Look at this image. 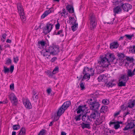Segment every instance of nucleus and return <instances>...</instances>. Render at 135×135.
I'll return each mask as SVG.
<instances>
[{"label":"nucleus","mask_w":135,"mask_h":135,"mask_svg":"<svg viewBox=\"0 0 135 135\" xmlns=\"http://www.w3.org/2000/svg\"><path fill=\"white\" fill-rule=\"evenodd\" d=\"M129 51L135 54V46H133L130 47Z\"/></svg>","instance_id":"obj_41"},{"label":"nucleus","mask_w":135,"mask_h":135,"mask_svg":"<svg viewBox=\"0 0 135 135\" xmlns=\"http://www.w3.org/2000/svg\"><path fill=\"white\" fill-rule=\"evenodd\" d=\"M81 114H79L78 115H77L74 117V119L76 121H79L81 119Z\"/></svg>","instance_id":"obj_44"},{"label":"nucleus","mask_w":135,"mask_h":135,"mask_svg":"<svg viewBox=\"0 0 135 135\" xmlns=\"http://www.w3.org/2000/svg\"><path fill=\"white\" fill-rule=\"evenodd\" d=\"M83 74L84 75L83 78L82 79V80H84L88 79H89L90 78L91 74H87V73H83Z\"/></svg>","instance_id":"obj_34"},{"label":"nucleus","mask_w":135,"mask_h":135,"mask_svg":"<svg viewBox=\"0 0 135 135\" xmlns=\"http://www.w3.org/2000/svg\"><path fill=\"white\" fill-rule=\"evenodd\" d=\"M41 54L47 58H49V57L51 54L50 53L48 49H43L41 52Z\"/></svg>","instance_id":"obj_13"},{"label":"nucleus","mask_w":135,"mask_h":135,"mask_svg":"<svg viewBox=\"0 0 135 135\" xmlns=\"http://www.w3.org/2000/svg\"><path fill=\"white\" fill-rule=\"evenodd\" d=\"M130 110V109H129V110H127V111L126 112H125L124 114V116H126L127 115H129L130 114V111L131 110Z\"/></svg>","instance_id":"obj_54"},{"label":"nucleus","mask_w":135,"mask_h":135,"mask_svg":"<svg viewBox=\"0 0 135 135\" xmlns=\"http://www.w3.org/2000/svg\"><path fill=\"white\" fill-rule=\"evenodd\" d=\"M13 62L15 63H17L19 60L18 57V56L14 57H13Z\"/></svg>","instance_id":"obj_51"},{"label":"nucleus","mask_w":135,"mask_h":135,"mask_svg":"<svg viewBox=\"0 0 135 135\" xmlns=\"http://www.w3.org/2000/svg\"><path fill=\"white\" fill-rule=\"evenodd\" d=\"M119 46V44L117 41H114L110 43V48L111 49H116Z\"/></svg>","instance_id":"obj_19"},{"label":"nucleus","mask_w":135,"mask_h":135,"mask_svg":"<svg viewBox=\"0 0 135 135\" xmlns=\"http://www.w3.org/2000/svg\"><path fill=\"white\" fill-rule=\"evenodd\" d=\"M83 73L93 74H94V71L91 68L89 69L87 67H85L83 71Z\"/></svg>","instance_id":"obj_15"},{"label":"nucleus","mask_w":135,"mask_h":135,"mask_svg":"<svg viewBox=\"0 0 135 135\" xmlns=\"http://www.w3.org/2000/svg\"><path fill=\"white\" fill-rule=\"evenodd\" d=\"M125 36L129 40H131L132 37H134V35L133 34H132L130 35H126Z\"/></svg>","instance_id":"obj_45"},{"label":"nucleus","mask_w":135,"mask_h":135,"mask_svg":"<svg viewBox=\"0 0 135 135\" xmlns=\"http://www.w3.org/2000/svg\"><path fill=\"white\" fill-rule=\"evenodd\" d=\"M19 15L21 20L23 21H25L26 20V17L25 15L24 12L19 13Z\"/></svg>","instance_id":"obj_40"},{"label":"nucleus","mask_w":135,"mask_h":135,"mask_svg":"<svg viewBox=\"0 0 135 135\" xmlns=\"http://www.w3.org/2000/svg\"><path fill=\"white\" fill-rule=\"evenodd\" d=\"M126 60H127L128 61H132L133 58L127 57L126 58Z\"/></svg>","instance_id":"obj_62"},{"label":"nucleus","mask_w":135,"mask_h":135,"mask_svg":"<svg viewBox=\"0 0 135 135\" xmlns=\"http://www.w3.org/2000/svg\"><path fill=\"white\" fill-rule=\"evenodd\" d=\"M69 20L71 23H76V20L74 17H71L69 18Z\"/></svg>","instance_id":"obj_47"},{"label":"nucleus","mask_w":135,"mask_h":135,"mask_svg":"<svg viewBox=\"0 0 135 135\" xmlns=\"http://www.w3.org/2000/svg\"><path fill=\"white\" fill-rule=\"evenodd\" d=\"M74 25L71 27L72 30L73 31H75L76 30L78 27V24L76 23H74Z\"/></svg>","instance_id":"obj_43"},{"label":"nucleus","mask_w":135,"mask_h":135,"mask_svg":"<svg viewBox=\"0 0 135 135\" xmlns=\"http://www.w3.org/2000/svg\"><path fill=\"white\" fill-rule=\"evenodd\" d=\"M127 75H126V74H123L122 75L124 76L125 78L128 77V80H129V77H132L133 75H135V68L133 70L132 72L131 69H128L127 71Z\"/></svg>","instance_id":"obj_10"},{"label":"nucleus","mask_w":135,"mask_h":135,"mask_svg":"<svg viewBox=\"0 0 135 135\" xmlns=\"http://www.w3.org/2000/svg\"><path fill=\"white\" fill-rule=\"evenodd\" d=\"M113 4L115 6L119 5H121L122 4V2L121 1H118V0H114L113 2Z\"/></svg>","instance_id":"obj_36"},{"label":"nucleus","mask_w":135,"mask_h":135,"mask_svg":"<svg viewBox=\"0 0 135 135\" xmlns=\"http://www.w3.org/2000/svg\"><path fill=\"white\" fill-rule=\"evenodd\" d=\"M80 87L81 88V89L83 90L85 88L84 85L83 83H81L80 84Z\"/></svg>","instance_id":"obj_55"},{"label":"nucleus","mask_w":135,"mask_h":135,"mask_svg":"<svg viewBox=\"0 0 135 135\" xmlns=\"http://www.w3.org/2000/svg\"><path fill=\"white\" fill-rule=\"evenodd\" d=\"M60 27V25L59 22H58L55 25V28L56 30H59Z\"/></svg>","instance_id":"obj_59"},{"label":"nucleus","mask_w":135,"mask_h":135,"mask_svg":"<svg viewBox=\"0 0 135 135\" xmlns=\"http://www.w3.org/2000/svg\"><path fill=\"white\" fill-rule=\"evenodd\" d=\"M121 6L123 10L127 12L132 8V5L128 3L123 4L122 3L121 5Z\"/></svg>","instance_id":"obj_14"},{"label":"nucleus","mask_w":135,"mask_h":135,"mask_svg":"<svg viewBox=\"0 0 135 135\" xmlns=\"http://www.w3.org/2000/svg\"><path fill=\"white\" fill-rule=\"evenodd\" d=\"M51 9L47 11H46L41 16L42 18H44L46 17L48 14L51 13Z\"/></svg>","instance_id":"obj_33"},{"label":"nucleus","mask_w":135,"mask_h":135,"mask_svg":"<svg viewBox=\"0 0 135 135\" xmlns=\"http://www.w3.org/2000/svg\"><path fill=\"white\" fill-rule=\"evenodd\" d=\"M135 105V100H130L127 104L126 109L127 110H129V109L132 110V108L134 107Z\"/></svg>","instance_id":"obj_9"},{"label":"nucleus","mask_w":135,"mask_h":135,"mask_svg":"<svg viewBox=\"0 0 135 135\" xmlns=\"http://www.w3.org/2000/svg\"><path fill=\"white\" fill-rule=\"evenodd\" d=\"M117 56L119 58L120 61H121V62L120 63V64H121L122 62H123L124 60L123 59V58L124 57V54L123 53H119L117 54Z\"/></svg>","instance_id":"obj_27"},{"label":"nucleus","mask_w":135,"mask_h":135,"mask_svg":"<svg viewBox=\"0 0 135 135\" xmlns=\"http://www.w3.org/2000/svg\"><path fill=\"white\" fill-rule=\"evenodd\" d=\"M4 70L3 71L4 73H7L9 71V69L7 67L4 66Z\"/></svg>","instance_id":"obj_53"},{"label":"nucleus","mask_w":135,"mask_h":135,"mask_svg":"<svg viewBox=\"0 0 135 135\" xmlns=\"http://www.w3.org/2000/svg\"><path fill=\"white\" fill-rule=\"evenodd\" d=\"M128 80V77L125 78L124 76L121 75L119 80L118 85L120 87L125 86H126V84Z\"/></svg>","instance_id":"obj_4"},{"label":"nucleus","mask_w":135,"mask_h":135,"mask_svg":"<svg viewBox=\"0 0 135 135\" xmlns=\"http://www.w3.org/2000/svg\"><path fill=\"white\" fill-rule=\"evenodd\" d=\"M85 123L82 122L80 124L81 128L83 129L85 128L89 129L90 128V124L89 123Z\"/></svg>","instance_id":"obj_24"},{"label":"nucleus","mask_w":135,"mask_h":135,"mask_svg":"<svg viewBox=\"0 0 135 135\" xmlns=\"http://www.w3.org/2000/svg\"><path fill=\"white\" fill-rule=\"evenodd\" d=\"M97 120L95 121V123L96 125H99L101 124L102 122V120L98 118L96 119Z\"/></svg>","instance_id":"obj_39"},{"label":"nucleus","mask_w":135,"mask_h":135,"mask_svg":"<svg viewBox=\"0 0 135 135\" xmlns=\"http://www.w3.org/2000/svg\"><path fill=\"white\" fill-rule=\"evenodd\" d=\"M108 110V107L106 106L102 107L100 110L101 112L104 113H105Z\"/></svg>","instance_id":"obj_31"},{"label":"nucleus","mask_w":135,"mask_h":135,"mask_svg":"<svg viewBox=\"0 0 135 135\" xmlns=\"http://www.w3.org/2000/svg\"><path fill=\"white\" fill-rule=\"evenodd\" d=\"M83 76H84V75L83 74V73L79 76V78L78 79V80H79L81 79H82H82L83 78Z\"/></svg>","instance_id":"obj_63"},{"label":"nucleus","mask_w":135,"mask_h":135,"mask_svg":"<svg viewBox=\"0 0 135 135\" xmlns=\"http://www.w3.org/2000/svg\"><path fill=\"white\" fill-rule=\"evenodd\" d=\"M51 54L54 55L57 54L59 52V46L52 45L50 46L48 49Z\"/></svg>","instance_id":"obj_3"},{"label":"nucleus","mask_w":135,"mask_h":135,"mask_svg":"<svg viewBox=\"0 0 135 135\" xmlns=\"http://www.w3.org/2000/svg\"><path fill=\"white\" fill-rule=\"evenodd\" d=\"M81 119L83 122L89 123L91 121L89 115L86 114L83 115L81 117Z\"/></svg>","instance_id":"obj_12"},{"label":"nucleus","mask_w":135,"mask_h":135,"mask_svg":"<svg viewBox=\"0 0 135 135\" xmlns=\"http://www.w3.org/2000/svg\"><path fill=\"white\" fill-rule=\"evenodd\" d=\"M100 104L99 103L94 101V102L93 104L89 105L90 109L92 110L98 112L100 107Z\"/></svg>","instance_id":"obj_7"},{"label":"nucleus","mask_w":135,"mask_h":135,"mask_svg":"<svg viewBox=\"0 0 135 135\" xmlns=\"http://www.w3.org/2000/svg\"><path fill=\"white\" fill-rule=\"evenodd\" d=\"M86 108V105H80L77 109V113L79 114L81 112H83Z\"/></svg>","instance_id":"obj_17"},{"label":"nucleus","mask_w":135,"mask_h":135,"mask_svg":"<svg viewBox=\"0 0 135 135\" xmlns=\"http://www.w3.org/2000/svg\"><path fill=\"white\" fill-rule=\"evenodd\" d=\"M102 103L105 105H107L109 104V101L107 99H104L102 100Z\"/></svg>","instance_id":"obj_49"},{"label":"nucleus","mask_w":135,"mask_h":135,"mask_svg":"<svg viewBox=\"0 0 135 135\" xmlns=\"http://www.w3.org/2000/svg\"><path fill=\"white\" fill-rule=\"evenodd\" d=\"M20 128V126L19 125H15L12 126V128L14 130H17L19 129Z\"/></svg>","instance_id":"obj_46"},{"label":"nucleus","mask_w":135,"mask_h":135,"mask_svg":"<svg viewBox=\"0 0 135 135\" xmlns=\"http://www.w3.org/2000/svg\"><path fill=\"white\" fill-rule=\"evenodd\" d=\"M122 123V122H120L119 123V122H116L115 125H114V127L115 129H118L120 127V125L119 124L121 123Z\"/></svg>","instance_id":"obj_42"},{"label":"nucleus","mask_w":135,"mask_h":135,"mask_svg":"<svg viewBox=\"0 0 135 135\" xmlns=\"http://www.w3.org/2000/svg\"><path fill=\"white\" fill-rule=\"evenodd\" d=\"M115 84L113 83V81H110L108 83H107L106 86L108 88H111Z\"/></svg>","instance_id":"obj_38"},{"label":"nucleus","mask_w":135,"mask_h":135,"mask_svg":"<svg viewBox=\"0 0 135 135\" xmlns=\"http://www.w3.org/2000/svg\"><path fill=\"white\" fill-rule=\"evenodd\" d=\"M57 58L56 57H54L51 59V62H54L57 59Z\"/></svg>","instance_id":"obj_64"},{"label":"nucleus","mask_w":135,"mask_h":135,"mask_svg":"<svg viewBox=\"0 0 135 135\" xmlns=\"http://www.w3.org/2000/svg\"><path fill=\"white\" fill-rule=\"evenodd\" d=\"M59 71V68L58 67H55L53 71V73L55 74L57 73Z\"/></svg>","instance_id":"obj_50"},{"label":"nucleus","mask_w":135,"mask_h":135,"mask_svg":"<svg viewBox=\"0 0 135 135\" xmlns=\"http://www.w3.org/2000/svg\"><path fill=\"white\" fill-rule=\"evenodd\" d=\"M38 94L36 92L33 91V93L32 96V100L35 102H37L38 98Z\"/></svg>","instance_id":"obj_23"},{"label":"nucleus","mask_w":135,"mask_h":135,"mask_svg":"<svg viewBox=\"0 0 135 135\" xmlns=\"http://www.w3.org/2000/svg\"><path fill=\"white\" fill-rule=\"evenodd\" d=\"M52 25L48 23L46 25V27L43 29V32L45 34L49 33L52 29Z\"/></svg>","instance_id":"obj_6"},{"label":"nucleus","mask_w":135,"mask_h":135,"mask_svg":"<svg viewBox=\"0 0 135 135\" xmlns=\"http://www.w3.org/2000/svg\"><path fill=\"white\" fill-rule=\"evenodd\" d=\"M105 56L107 59H108L110 63V62L113 61L115 58L114 54H107L105 55Z\"/></svg>","instance_id":"obj_18"},{"label":"nucleus","mask_w":135,"mask_h":135,"mask_svg":"<svg viewBox=\"0 0 135 135\" xmlns=\"http://www.w3.org/2000/svg\"><path fill=\"white\" fill-rule=\"evenodd\" d=\"M51 9L47 11H46L41 16L42 18H44L46 17L48 14L51 13Z\"/></svg>","instance_id":"obj_32"},{"label":"nucleus","mask_w":135,"mask_h":135,"mask_svg":"<svg viewBox=\"0 0 135 135\" xmlns=\"http://www.w3.org/2000/svg\"><path fill=\"white\" fill-rule=\"evenodd\" d=\"M135 127V120H132L123 129L124 131H126L129 129Z\"/></svg>","instance_id":"obj_8"},{"label":"nucleus","mask_w":135,"mask_h":135,"mask_svg":"<svg viewBox=\"0 0 135 135\" xmlns=\"http://www.w3.org/2000/svg\"><path fill=\"white\" fill-rule=\"evenodd\" d=\"M26 134L25 129V128H22L18 135H25Z\"/></svg>","instance_id":"obj_35"},{"label":"nucleus","mask_w":135,"mask_h":135,"mask_svg":"<svg viewBox=\"0 0 135 135\" xmlns=\"http://www.w3.org/2000/svg\"><path fill=\"white\" fill-rule=\"evenodd\" d=\"M66 8L69 12L71 13L74 12V8L73 6L71 5L68 4L66 7Z\"/></svg>","instance_id":"obj_22"},{"label":"nucleus","mask_w":135,"mask_h":135,"mask_svg":"<svg viewBox=\"0 0 135 135\" xmlns=\"http://www.w3.org/2000/svg\"><path fill=\"white\" fill-rule=\"evenodd\" d=\"M45 131L42 130L39 133L38 135H44L45 134Z\"/></svg>","instance_id":"obj_57"},{"label":"nucleus","mask_w":135,"mask_h":135,"mask_svg":"<svg viewBox=\"0 0 135 135\" xmlns=\"http://www.w3.org/2000/svg\"><path fill=\"white\" fill-rule=\"evenodd\" d=\"M38 44L39 45V47H40V48L44 49V48L45 46L46 42L45 41H39L38 42Z\"/></svg>","instance_id":"obj_30"},{"label":"nucleus","mask_w":135,"mask_h":135,"mask_svg":"<svg viewBox=\"0 0 135 135\" xmlns=\"http://www.w3.org/2000/svg\"><path fill=\"white\" fill-rule=\"evenodd\" d=\"M102 65L97 66L96 67L97 70L98 72V73H100L103 72L104 71V68Z\"/></svg>","instance_id":"obj_29"},{"label":"nucleus","mask_w":135,"mask_h":135,"mask_svg":"<svg viewBox=\"0 0 135 135\" xmlns=\"http://www.w3.org/2000/svg\"><path fill=\"white\" fill-rule=\"evenodd\" d=\"M98 63L104 68L107 67L110 64V63L105 56L104 57H100L99 60H98Z\"/></svg>","instance_id":"obj_2"},{"label":"nucleus","mask_w":135,"mask_h":135,"mask_svg":"<svg viewBox=\"0 0 135 135\" xmlns=\"http://www.w3.org/2000/svg\"><path fill=\"white\" fill-rule=\"evenodd\" d=\"M55 74L53 73V72H51L50 71H48L47 72V74L48 76L50 78H52L54 74Z\"/></svg>","instance_id":"obj_48"},{"label":"nucleus","mask_w":135,"mask_h":135,"mask_svg":"<svg viewBox=\"0 0 135 135\" xmlns=\"http://www.w3.org/2000/svg\"><path fill=\"white\" fill-rule=\"evenodd\" d=\"M65 110L62 107V106L60 107L57 112V115L61 116L64 113Z\"/></svg>","instance_id":"obj_25"},{"label":"nucleus","mask_w":135,"mask_h":135,"mask_svg":"<svg viewBox=\"0 0 135 135\" xmlns=\"http://www.w3.org/2000/svg\"><path fill=\"white\" fill-rule=\"evenodd\" d=\"M116 122H110L109 123V125L110 126V127H113L114 126V125H115V123Z\"/></svg>","instance_id":"obj_52"},{"label":"nucleus","mask_w":135,"mask_h":135,"mask_svg":"<svg viewBox=\"0 0 135 135\" xmlns=\"http://www.w3.org/2000/svg\"><path fill=\"white\" fill-rule=\"evenodd\" d=\"M104 134L106 135H113L114 134V132L113 131L106 128L104 129Z\"/></svg>","instance_id":"obj_20"},{"label":"nucleus","mask_w":135,"mask_h":135,"mask_svg":"<svg viewBox=\"0 0 135 135\" xmlns=\"http://www.w3.org/2000/svg\"><path fill=\"white\" fill-rule=\"evenodd\" d=\"M120 112L121 111L119 110L118 112L115 113L114 115V116L115 117H117V116H118V115L119 114Z\"/></svg>","instance_id":"obj_58"},{"label":"nucleus","mask_w":135,"mask_h":135,"mask_svg":"<svg viewBox=\"0 0 135 135\" xmlns=\"http://www.w3.org/2000/svg\"><path fill=\"white\" fill-rule=\"evenodd\" d=\"M63 32V30H60V31H59L57 33H55V34L56 35H59L61 33Z\"/></svg>","instance_id":"obj_60"},{"label":"nucleus","mask_w":135,"mask_h":135,"mask_svg":"<svg viewBox=\"0 0 135 135\" xmlns=\"http://www.w3.org/2000/svg\"><path fill=\"white\" fill-rule=\"evenodd\" d=\"M107 77L106 75L104 74L100 75L98 78V80L99 81H104L107 79Z\"/></svg>","instance_id":"obj_21"},{"label":"nucleus","mask_w":135,"mask_h":135,"mask_svg":"<svg viewBox=\"0 0 135 135\" xmlns=\"http://www.w3.org/2000/svg\"><path fill=\"white\" fill-rule=\"evenodd\" d=\"M89 20L90 21L89 28L91 30H93L95 28L97 25L95 15L94 14H90L89 16Z\"/></svg>","instance_id":"obj_1"},{"label":"nucleus","mask_w":135,"mask_h":135,"mask_svg":"<svg viewBox=\"0 0 135 135\" xmlns=\"http://www.w3.org/2000/svg\"><path fill=\"white\" fill-rule=\"evenodd\" d=\"M14 66L13 65H11V66L10 71L12 73L14 70Z\"/></svg>","instance_id":"obj_61"},{"label":"nucleus","mask_w":135,"mask_h":135,"mask_svg":"<svg viewBox=\"0 0 135 135\" xmlns=\"http://www.w3.org/2000/svg\"><path fill=\"white\" fill-rule=\"evenodd\" d=\"M23 102L26 108L29 109L32 108V105L31 103L28 99H23Z\"/></svg>","instance_id":"obj_11"},{"label":"nucleus","mask_w":135,"mask_h":135,"mask_svg":"<svg viewBox=\"0 0 135 135\" xmlns=\"http://www.w3.org/2000/svg\"><path fill=\"white\" fill-rule=\"evenodd\" d=\"M70 104L71 103L70 101H67L65 102L61 106L64 109L66 110L70 106Z\"/></svg>","instance_id":"obj_28"},{"label":"nucleus","mask_w":135,"mask_h":135,"mask_svg":"<svg viewBox=\"0 0 135 135\" xmlns=\"http://www.w3.org/2000/svg\"><path fill=\"white\" fill-rule=\"evenodd\" d=\"M11 60L10 59H8L7 60L6 64H7L9 65L11 64Z\"/></svg>","instance_id":"obj_56"},{"label":"nucleus","mask_w":135,"mask_h":135,"mask_svg":"<svg viewBox=\"0 0 135 135\" xmlns=\"http://www.w3.org/2000/svg\"><path fill=\"white\" fill-rule=\"evenodd\" d=\"M122 10L121 8L119 6H117L114 9V12L115 13H118Z\"/></svg>","instance_id":"obj_37"},{"label":"nucleus","mask_w":135,"mask_h":135,"mask_svg":"<svg viewBox=\"0 0 135 135\" xmlns=\"http://www.w3.org/2000/svg\"><path fill=\"white\" fill-rule=\"evenodd\" d=\"M17 8L19 13L23 12V10L21 3H18L17 4Z\"/></svg>","instance_id":"obj_26"},{"label":"nucleus","mask_w":135,"mask_h":135,"mask_svg":"<svg viewBox=\"0 0 135 135\" xmlns=\"http://www.w3.org/2000/svg\"><path fill=\"white\" fill-rule=\"evenodd\" d=\"M89 116L92 121V119L94 120L98 118L99 117V114L98 112L94 111L92 112Z\"/></svg>","instance_id":"obj_16"},{"label":"nucleus","mask_w":135,"mask_h":135,"mask_svg":"<svg viewBox=\"0 0 135 135\" xmlns=\"http://www.w3.org/2000/svg\"><path fill=\"white\" fill-rule=\"evenodd\" d=\"M9 97L13 105H17L18 103V99L15 94L13 93H12L9 95Z\"/></svg>","instance_id":"obj_5"}]
</instances>
